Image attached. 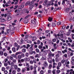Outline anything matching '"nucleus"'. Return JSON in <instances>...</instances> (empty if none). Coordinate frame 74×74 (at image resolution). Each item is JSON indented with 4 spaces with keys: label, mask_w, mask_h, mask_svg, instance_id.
<instances>
[{
    "label": "nucleus",
    "mask_w": 74,
    "mask_h": 74,
    "mask_svg": "<svg viewBox=\"0 0 74 74\" xmlns=\"http://www.w3.org/2000/svg\"><path fill=\"white\" fill-rule=\"evenodd\" d=\"M71 30H69V32H67L66 34V36H70V33H71Z\"/></svg>",
    "instance_id": "nucleus-1"
},
{
    "label": "nucleus",
    "mask_w": 74,
    "mask_h": 74,
    "mask_svg": "<svg viewBox=\"0 0 74 74\" xmlns=\"http://www.w3.org/2000/svg\"><path fill=\"white\" fill-rule=\"evenodd\" d=\"M30 60V58H24V61L25 62H27V61H29Z\"/></svg>",
    "instance_id": "nucleus-2"
},
{
    "label": "nucleus",
    "mask_w": 74,
    "mask_h": 74,
    "mask_svg": "<svg viewBox=\"0 0 74 74\" xmlns=\"http://www.w3.org/2000/svg\"><path fill=\"white\" fill-rule=\"evenodd\" d=\"M30 4V2L28 1L25 3V6H27L28 5H29Z\"/></svg>",
    "instance_id": "nucleus-3"
},
{
    "label": "nucleus",
    "mask_w": 74,
    "mask_h": 74,
    "mask_svg": "<svg viewBox=\"0 0 74 74\" xmlns=\"http://www.w3.org/2000/svg\"><path fill=\"white\" fill-rule=\"evenodd\" d=\"M5 20L4 18H1L0 22H2V23L4 22H5Z\"/></svg>",
    "instance_id": "nucleus-4"
},
{
    "label": "nucleus",
    "mask_w": 74,
    "mask_h": 74,
    "mask_svg": "<svg viewBox=\"0 0 74 74\" xmlns=\"http://www.w3.org/2000/svg\"><path fill=\"white\" fill-rule=\"evenodd\" d=\"M68 40H69V42H73V40L71 39V38L69 37L68 38Z\"/></svg>",
    "instance_id": "nucleus-5"
},
{
    "label": "nucleus",
    "mask_w": 74,
    "mask_h": 74,
    "mask_svg": "<svg viewBox=\"0 0 74 74\" xmlns=\"http://www.w3.org/2000/svg\"><path fill=\"white\" fill-rule=\"evenodd\" d=\"M52 20H53L52 18H51V17H49L48 19L49 21V22H51V21H52Z\"/></svg>",
    "instance_id": "nucleus-6"
},
{
    "label": "nucleus",
    "mask_w": 74,
    "mask_h": 74,
    "mask_svg": "<svg viewBox=\"0 0 74 74\" xmlns=\"http://www.w3.org/2000/svg\"><path fill=\"white\" fill-rule=\"evenodd\" d=\"M25 71H26V68H24L23 69L21 70L22 73H24V72H25Z\"/></svg>",
    "instance_id": "nucleus-7"
},
{
    "label": "nucleus",
    "mask_w": 74,
    "mask_h": 74,
    "mask_svg": "<svg viewBox=\"0 0 74 74\" xmlns=\"http://www.w3.org/2000/svg\"><path fill=\"white\" fill-rule=\"evenodd\" d=\"M31 23H32V24H36V21L33 20H32L31 21Z\"/></svg>",
    "instance_id": "nucleus-8"
},
{
    "label": "nucleus",
    "mask_w": 74,
    "mask_h": 74,
    "mask_svg": "<svg viewBox=\"0 0 74 74\" xmlns=\"http://www.w3.org/2000/svg\"><path fill=\"white\" fill-rule=\"evenodd\" d=\"M3 54L4 53L3 52V51H1L0 52V55L1 56H2V55H3Z\"/></svg>",
    "instance_id": "nucleus-9"
},
{
    "label": "nucleus",
    "mask_w": 74,
    "mask_h": 74,
    "mask_svg": "<svg viewBox=\"0 0 74 74\" xmlns=\"http://www.w3.org/2000/svg\"><path fill=\"white\" fill-rule=\"evenodd\" d=\"M5 29V27H1L0 28V30L2 31L4 30Z\"/></svg>",
    "instance_id": "nucleus-10"
},
{
    "label": "nucleus",
    "mask_w": 74,
    "mask_h": 74,
    "mask_svg": "<svg viewBox=\"0 0 74 74\" xmlns=\"http://www.w3.org/2000/svg\"><path fill=\"white\" fill-rule=\"evenodd\" d=\"M7 20L8 21H10L11 20V16H9L8 17Z\"/></svg>",
    "instance_id": "nucleus-11"
},
{
    "label": "nucleus",
    "mask_w": 74,
    "mask_h": 74,
    "mask_svg": "<svg viewBox=\"0 0 74 74\" xmlns=\"http://www.w3.org/2000/svg\"><path fill=\"white\" fill-rule=\"evenodd\" d=\"M14 66L15 70H17V69H18V66L16 65H14Z\"/></svg>",
    "instance_id": "nucleus-12"
},
{
    "label": "nucleus",
    "mask_w": 74,
    "mask_h": 74,
    "mask_svg": "<svg viewBox=\"0 0 74 74\" xmlns=\"http://www.w3.org/2000/svg\"><path fill=\"white\" fill-rule=\"evenodd\" d=\"M12 50L14 52H16V50H15V47H13L12 48Z\"/></svg>",
    "instance_id": "nucleus-13"
},
{
    "label": "nucleus",
    "mask_w": 74,
    "mask_h": 74,
    "mask_svg": "<svg viewBox=\"0 0 74 74\" xmlns=\"http://www.w3.org/2000/svg\"><path fill=\"white\" fill-rule=\"evenodd\" d=\"M30 47V45L28 44L27 45V47H26V49H28L29 47Z\"/></svg>",
    "instance_id": "nucleus-14"
},
{
    "label": "nucleus",
    "mask_w": 74,
    "mask_h": 74,
    "mask_svg": "<svg viewBox=\"0 0 74 74\" xmlns=\"http://www.w3.org/2000/svg\"><path fill=\"white\" fill-rule=\"evenodd\" d=\"M34 5H30L29 6L30 9H32V8H33V7H34Z\"/></svg>",
    "instance_id": "nucleus-15"
},
{
    "label": "nucleus",
    "mask_w": 74,
    "mask_h": 74,
    "mask_svg": "<svg viewBox=\"0 0 74 74\" xmlns=\"http://www.w3.org/2000/svg\"><path fill=\"white\" fill-rule=\"evenodd\" d=\"M16 70H14L12 71V73L13 74H16Z\"/></svg>",
    "instance_id": "nucleus-16"
},
{
    "label": "nucleus",
    "mask_w": 74,
    "mask_h": 74,
    "mask_svg": "<svg viewBox=\"0 0 74 74\" xmlns=\"http://www.w3.org/2000/svg\"><path fill=\"white\" fill-rule=\"evenodd\" d=\"M52 25L53 26H55L56 25V24L55 23L52 22Z\"/></svg>",
    "instance_id": "nucleus-17"
},
{
    "label": "nucleus",
    "mask_w": 74,
    "mask_h": 74,
    "mask_svg": "<svg viewBox=\"0 0 74 74\" xmlns=\"http://www.w3.org/2000/svg\"><path fill=\"white\" fill-rule=\"evenodd\" d=\"M22 53V52H18L16 53V55H18L19 54H21Z\"/></svg>",
    "instance_id": "nucleus-18"
},
{
    "label": "nucleus",
    "mask_w": 74,
    "mask_h": 74,
    "mask_svg": "<svg viewBox=\"0 0 74 74\" xmlns=\"http://www.w3.org/2000/svg\"><path fill=\"white\" fill-rule=\"evenodd\" d=\"M41 60H46V58L45 56L42 57L41 58Z\"/></svg>",
    "instance_id": "nucleus-19"
},
{
    "label": "nucleus",
    "mask_w": 74,
    "mask_h": 74,
    "mask_svg": "<svg viewBox=\"0 0 74 74\" xmlns=\"http://www.w3.org/2000/svg\"><path fill=\"white\" fill-rule=\"evenodd\" d=\"M18 59H21V58H22V56H21V55H18Z\"/></svg>",
    "instance_id": "nucleus-20"
},
{
    "label": "nucleus",
    "mask_w": 74,
    "mask_h": 74,
    "mask_svg": "<svg viewBox=\"0 0 74 74\" xmlns=\"http://www.w3.org/2000/svg\"><path fill=\"white\" fill-rule=\"evenodd\" d=\"M11 56H12L14 58H16V55L15 54H12L11 55Z\"/></svg>",
    "instance_id": "nucleus-21"
},
{
    "label": "nucleus",
    "mask_w": 74,
    "mask_h": 74,
    "mask_svg": "<svg viewBox=\"0 0 74 74\" xmlns=\"http://www.w3.org/2000/svg\"><path fill=\"white\" fill-rule=\"evenodd\" d=\"M39 55L37 54H36L35 56V58H39Z\"/></svg>",
    "instance_id": "nucleus-22"
},
{
    "label": "nucleus",
    "mask_w": 74,
    "mask_h": 74,
    "mask_svg": "<svg viewBox=\"0 0 74 74\" xmlns=\"http://www.w3.org/2000/svg\"><path fill=\"white\" fill-rule=\"evenodd\" d=\"M38 47L39 49H42V46L41 45H39Z\"/></svg>",
    "instance_id": "nucleus-23"
},
{
    "label": "nucleus",
    "mask_w": 74,
    "mask_h": 74,
    "mask_svg": "<svg viewBox=\"0 0 74 74\" xmlns=\"http://www.w3.org/2000/svg\"><path fill=\"white\" fill-rule=\"evenodd\" d=\"M25 23H28V20H25L24 21Z\"/></svg>",
    "instance_id": "nucleus-24"
},
{
    "label": "nucleus",
    "mask_w": 74,
    "mask_h": 74,
    "mask_svg": "<svg viewBox=\"0 0 74 74\" xmlns=\"http://www.w3.org/2000/svg\"><path fill=\"white\" fill-rule=\"evenodd\" d=\"M22 51L23 52L25 53V52H26V49H23L22 50Z\"/></svg>",
    "instance_id": "nucleus-25"
},
{
    "label": "nucleus",
    "mask_w": 74,
    "mask_h": 74,
    "mask_svg": "<svg viewBox=\"0 0 74 74\" xmlns=\"http://www.w3.org/2000/svg\"><path fill=\"white\" fill-rule=\"evenodd\" d=\"M29 54L32 55V54H33V51L32 50H30L29 52Z\"/></svg>",
    "instance_id": "nucleus-26"
},
{
    "label": "nucleus",
    "mask_w": 74,
    "mask_h": 74,
    "mask_svg": "<svg viewBox=\"0 0 74 74\" xmlns=\"http://www.w3.org/2000/svg\"><path fill=\"white\" fill-rule=\"evenodd\" d=\"M32 41L31 40H28L27 41V42L29 44H32Z\"/></svg>",
    "instance_id": "nucleus-27"
},
{
    "label": "nucleus",
    "mask_w": 74,
    "mask_h": 74,
    "mask_svg": "<svg viewBox=\"0 0 74 74\" xmlns=\"http://www.w3.org/2000/svg\"><path fill=\"white\" fill-rule=\"evenodd\" d=\"M4 55L6 57L7 56V53L5 52L4 53Z\"/></svg>",
    "instance_id": "nucleus-28"
},
{
    "label": "nucleus",
    "mask_w": 74,
    "mask_h": 74,
    "mask_svg": "<svg viewBox=\"0 0 74 74\" xmlns=\"http://www.w3.org/2000/svg\"><path fill=\"white\" fill-rule=\"evenodd\" d=\"M44 65H48V63L47 62L45 61L43 64Z\"/></svg>",
    "instance_id": "nucleus-29"
},
{
    "label": "nucleus",
    "mask_w": 74,
    "mask_h": 74,
    "mask_svg": "<svg viewBox=\"0 0 74 74\" xmlns=\"http://www.w3.org/2000/svg\"><path fill=\"white\" fill-rule=\"evenodd\" d=\"M12 31L13 30H14V27H12L10 29Z\"/></svg>",
    "instance_id": "nucleus-30"
},
{
    "label": "nucleus",
    "mask_w": 74,
    "mask_h": 74,
    "mask_svg": "<svg viewBox=\"0 0 74 74\" xmlns=\"http://www.w3.org/2000/svg\"><path fill=\"white\" fill-rule=\"evenodd\" d=\"M65 62V61L64 59L62 60L61 61V62L62 63H64V62Z\"/></svg>",
    "instance_id": "nucleus-31"
},
{
    "label": "nucleus",
    "mask_w": 74,
    "mask_h": 74,
    "mask_svg": "<svg viewBox=\"0 0 74 74\" xmlns=\"http://www.w3.org/2000/svg\"><path fill=\"white\" fill-rule=\"evenodd\" d=\"M56 72L58 74H59L60 73V70H57L56 71Z\"/></svg>",
    "instance_id": "nucleus-32"
},
{
    "label": "nucleus",
    "mask_w": 74,
    "mask_h": 74,
    "mask_svg": "<svg viewBox=\"0 0 74 74\" xmlns=\"http://www.w3.org/2000/svg\"><path fill=\"white\" fill-rule=\"evenodd\" d=\"M14 46L15 47H16L18 46V44L16 43H14Z\"/></svg>",
    "instance_id": "nucleus-33"
},
{
    "label": "nucleus",
    "mask_w": 74,
    "mask_h": 74,
    "mask_svg": "<svg viewBox=\"0 0 74 74\" xmlns=\"http://www.w3.org/2000/svg\"><path fill=\"white\" fill-rule=\"evenodd\" d=\"M4 38H3V40H2V41H0V46L1 45V42H3V41L4 40Z\"/></svg>",
    "instance_id": "nucleus-34"
},
{
    "label": "nucleus",
    "mask_w": 74,
    "mask_h": 74,
    "mask_svg": "<svg viewBox=\"0 0 74 74\" xmlns=\"http://www.w3.org/2000/svg\"><path fill=\"white\" fill-rule=\"evenodd\" d=\"M34 74H37V70H35L34 71Z\"/></svg>",
    "instance_id": "nucleus-35"
},
{
    "label": "nucleus",
    "mask_w": 74,
    "mask_h": 74,
    "mask_svg": "<svg viewBox=\"0 0 74 74\" xmlns=\"http://www.w3.org/2000/svg\"><path fill=\"white\" fill-rule=\"evenodd\" d=\"M52 41H53V42H56V39H53L52 40Z\"/></svg>",
    "instance_id": "nucleus-36"
},
{
    "label": "nucleus",
    "mask_w": 74,
    "mask_h": 74,
    "mask_svg": "<svg viewBox=\"0 0 74 74\" xmlns=\"http://www.w3.org/2000/svg\"><path fill=\"white\" fill-rule=\"evenodd\" d=\"M52 65H49L48 68L49 69H51V68H52Z\"/></svg>",
    "instance_id": "nucleus-37"
},
{
    "label": "nucleus",
    "mask_w": 74,
    "mask_h": 74,
    "mask_svg": "<svg viewBox=\"0 0 74 74\" xmlns=\"http://www.w3.org/2000/svg\"><path fill=\"white\" fill-rule=\"evenodd\" d=\"M65 4V1L64 0H63V1H62V4L63 5H64V4Z\"/></svg>",
    "instance_id": "nucleus-38"
},
{
    "label": "nucleus",
    "mask_w": 74,
    "mask_h": 74,
    "mask_svg": "<svg viewBox=\"0 0 74 74\" xmlns=\"http://www.w3.org/2000/svg\"><path fill=\"white\" fill-rule=\"evenodd\" d=\"M5 70V68L3 67L2 68L1 70L3 71H4V70Z\"/></svg>",
    "instance_id": "nucleus-39"
},
{
    "label": "nucleus",
    "mask_w": 74,
    "mask_h": 74,
    "mask_svg": "<svg viewBox=\"0 0 74 74\" xmlns=\"http://www.w3.org/2000/svg\"><path fill=\"white\" fill-rule=\"evenodd\" d=\"M10 59H11L12 60H13V59H14V58H13V57H12V56H10Z\"/></svg>",
    "instance_id": "nucleus-40"
},
{
    "label": "nucleus",
    "mask_w": 74,
    "mask_h": 74,
    "mask_svg": "<svg viewBox=\"0 0 74 74\" xmlns=\"http://www.w3.org/2000/svg\"><path fill=\"white\" fill-rule=\"evenodd\" d=\"M56 44H54L53 45V47H54L55 49H56Z\"/></svg>",
    "instance_id": "nucleus-41"
},
{
    "label": "nucleus",
    "mask_w": 74,
    "mask_h": 74,
    "mask_svg": "<svg viewBox=\"0 0 74 74\" xmlns=\"http://www.w3.org/2000/svg\"><path fill=\"white\" fill-rule=\"evenodd\" d=\"M73 25H71L70 27V29L71 30L72 29H73Z\"/></svg>",
    "instance_id": "nucleus-42"
},
{
    "label": "nucleus",
    "mask_w": 74,
    "mask_h": 74,
    "mask_svg": "<svg viewBox=\"0 0 74 74\" xmlns=\"http://www.w3.org/2000/svg\"><path fill=\"white\" fill-rule=\"evenodd\" d=\"M4 73L5 74H7L8 73V72L7 71L5 70L4 71Z\"/></svg>",
    "instance_id": "nucleus-43"
},
{
    "label": "nucleus",
    "mask_w": 74,
    "mask_h": 74,
    "mask_svg": "<svg viewBox=\"0 0 74 74\" xmlns=\"http://www.w3.org/2000/svg\"><path fill=\"white\" fill-rule=\"evenodd\" d=\"M30 70L32 71L33 69V66H31L30 67Z\"/></svg>",
    "instance_id": "nucleus-44"
},
{
    "label": "nucleus",
    "mask_w": 74,
    "mask_h": 74,
    "mask_svg": "<svg viewBox=\"0 0 74 74\" xmlns=\"http://www.w3.org/2000/svg\"><path fill=\"white\" fill-rule=\"evenodd\" d=\"M15 8H14V10H15L18 7V5H16L15 6Z\"/></svg>",
    "instance_id": "nucleus-45"
},
{
    "label": "nucleus",
    "mask_w": 74,
    "mask_h": 74,
    "mask_svg": "<svg viewBox=\"0 0 74 74\" xmlns=\"http://www.w3.org/2000/svg\"><path fill=\"white\" fill-rule=\"evenodd\" d=\"M19 48H20V47L19 46V45H18L17 46V48H16V50L18 51V49H19Z\"/></svg>",
    "instance_id": "nucleus-46"
},
{
    "label": "nucleus",
    "mask_w": 74,
    "mask_h": 74,
    "mask_svg": "<svg viewBox=\"0 0 74 74\" xmlns=\"http://www.w3.org/2000/svg\"><path fill=\"white\" fill-rule=\"evenodd\" d=\"M40 74H44V71H40Z\"/></svg>",
    "instance_id": "nucleus-47"
},
{
    "label": "nucleus",
    "mask_w": 74,
    "mask_h": 74,
    "mask_svg": "<svg viewBox=\"0 0 74 74\" xmlns=\"http://www.w3.org/2000/svg\"><path fill=\"white\" fill-rule=\"evenodd\" d=\"M36 50L37 52V53H38V52H40L39 49H36Z\"/></svg>",
    "instance_id": "nucleus-48"
},
{
    "label": "nucleus",
    "mask_w": 74,
    "mask_h": 74,
    "mask_svg": "<svg viewBox=\"0 0 74 74\" xmlns=\"http://www.w3.org/2000/svg\"><path fill=\"white\" fill-rule=\"evenodd\" d=\"M43 5H45V6H46V5H47V1L43 3Z\"/></svg>",
    "instance_id": "nucleus-49"
},
{
    "label": "nucleus",
    "mask_w": 74,
    "mask_h": 74,
    "mask_svg": "<svg viewBox=\"0 0 74 74\" xmlns=\"http://www.w3.org/2000/svg\"><path fill=\"white\" fill-rule=\"evenodd\" d=\"M17 71L18 72H19L20 71H21V69L19 68H18L17 69Z\"/></svg>",
    "instance_id": "nucleus-50"
},
{
    "label": "nucleus",
    "mask_w": 74,
    "mask_h": 74,
    "mask_svg": "<svg viewBox=\"0 0 74 74\" xmlns=\"http://www.w3.org/2000/svg\"><path fill=\"white\" fill-rule=\"evenodd\" d=\"M60 24H61V22H57L58 25H60Z\"/></svg>",
    "instance_id": "nucleus-51"
},
{
    "label": "nucleus",
    "mask_w": 74,
    "mask_h": 74,
    "mask_svg": "<svg viewBox=\"0 0 74 74\" xmlns=\"http://www.w3.org/2000/svg\"><path fill=\"white\" fill-rule=\"evenodd\" d=\"M69 10H70V9H69V8H67L66 9V12H67V11H69Z\"/></svg>",
    "instance_id": "nucleus-52"
},
{
    "label": "nucleus",
    "mask_w": 74,
    "mask_h": 74,
    "mask_svg": "<svg viewBox=\"0 0 74 74\" xmlns=\"http://www.w3.org/2000/svg\"><path fill=\"white\" fill-rule=\"evenodd\" d=\"M37 42H38L37 43V44H38V45H39V44H40V41L39 40H38Z\"/></svg>",
    "instance_id": "nucleus-53"
},
{
    "label": "nucleus",
    "mask_w": 74,
    "mask_h": 74,
    "mask_svg": "<svg viewBox=\"0 0 74 74\" xmlns=\"http://www.w3.org/2000/svg\"><path fill=\"white\" fill-rule=\"evenodd\" d=\"M51 5V3H48L47 5H46V7H48L49 5Z\"/></svg>",
    "instance_id": "nucleus-54"
},
{
    "label": "nucleus",
    "mask_w": 74,
    "mask_h": 74,
    "mask_svg": "<svg viewBox=\"0 0 74 74\" xmlns=\"http://www.w3.org/2000/svg\"><path fill=\"white\" fill-rule=\"evenodd\" d=\"M33 62L34 63H36V59H34Z\"/></svg>",
    "instance_id": "nucleus-55"
},
{
    "label": "nucleus",
    "mask_w": 74,
    "mask_h": 74,
    "mask_svg": "<svg viewBox=\"0 0 74 74\" xmlns=\"http://www.w3.org/2000/svg\"><path fill=\"white\" fill-rule=\"evenodd\" d=\"M56 58H59V55L58 54H57L56 56Z\"/></svg>",
    "instance_id": "nucleus-56"
},
{
    "label": "nucleus",
    "mask_w": 74,
    "mask_h": 74,
    "mask_svg": "<svg viewBox=\"0 0 74 74\" xmlns=\"http://www.w3.org/2000/svg\"><path fill=\"white\" fill-rule=\"evenodd\" d=\"M50 60V59H49L48 60V61L49 62V63H52V61L49 60Z\"/></svg>",
    "instance_id": "nucleus-57"
},
{
    "label": "nucleus",
    "mask_w": 74,
    "mask_h": 74,
    "mask_svg": "<svg viewBox=\"0 0 74 74\" xmlns=\"http://www.w3.org/2000/svg\"><path fill=\"white\" fill-rule=\"evenodd\" d=\"M50 31L49 30H47L46 31L45 33H49V32Z\"/></svg>",
    "instance_id": "nucleus-58"
},
{
    "label": "nucleus",
    "mask_w": 74,
    "mask_h": 74,
    "mask_svg": "<svg viewBox=\"0 0 74 74\" xmlns=\"http://www.w3.org/2000/svg\"><path fill=\"white\" fill-rule=\"evenodd\" d=\"M24 5H22L21 6V8H23V7H24Z\"/></svg>",
    "instance_id": "nucleus-59"
},
{
    "label": "nucleus",
    "mask_w": 74,
    "mask_h": 74,
    "mask_svg": "<svg viewBox=\"0 0 74 74\" xmlns=\"http://www.w3.org/2000/svg\"><path fill=\"white\" fill-rule=\"evenodd\" d=\"M8 61V59L6 58L4 62L5 63H7V62Z\"/></svg>",
    "instance_id": "nucleus-60"
},
{
    "label": "nucleus",
    "mask_w": 74,
    "mask_h": 74,
    "mask_svg": "<svg viewBox=\"0 0 74 74\" xmlns=\"http://www.w3.org/2000/svg\"><path fill=\"white\" fill-rule=\"evenodd\" d=\"M72 60L73 62H74V56L72 57Z\"/></svg>",
    "instance_id": "nucleus-61"
},
{
    "label": "nucleus",
    "mask_w": 74,
    "mask_h": 74,
    "mask_svg": "<svg viewBox=\"0 0 74 74\" xmlns=\"http://www.w3.org/2000/svg\"><path fill=\"white\" fill-rule=\"evenodd\" d=\"M72 37L73 39H74V34H72Z\"/></svg>",
    "instance_id": "nucleus-62"
},
{
    "label": "nucleus",
    "mask_w": 74,
    "mask_h": 74,
    "mask_svg": "<svg viewBox=\"0 0 74 74\" xmlns=\"http://www.w3.org/2000/svg\"><path fill=\"white\" fill-rule=\"evenodd\" d=\"M69 47L71 46V44L70 43H67Z\"/></svg>",
    "instance_id": "nucleus-63"
},
{
    "label": "nucleus",
    "mask_w": 74,
    "mask_h": 74,
    "mask_svg": "<svg viewBox=\"0 0 74 74\" xmlns=\"http://www.w3.org/2000/svg\"><path fill=\"white\" fill-rule=\"evenodd\" d=\"M50 33H48V34H47V36H49V37H50L51 36V35H50Z\"/></svg>",
    "instance_id": "nucleus-64"
}]
</instances>
